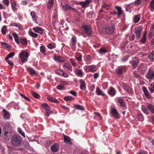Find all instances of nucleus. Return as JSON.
<instances>
[{"label":"nucleus","mask_w":154,"mask_h":154,"mask_svg":"<svg viewBox=\"0 0 154 154\" xmlns=\"http://www.w3.org/2000/svg\"><path fill=\"white\" fill-rule=\"evenodd\" d=\"M116 29L115 25L112 24L102 27L99 31L103 33L111 35L114 33Z\"/></svg>","instance_id":"nucleus-1"},{"label":"nucleus","mask_w":154,"mask_h":154,"mask_svg":"<svg viewBox=\"0 0 154 154\" xmlns=\"http://www.w3.org/2000/svg\"><path fill=\"white\" fill-rule=\"evenodd\" d=\"M22 139L19 135L14 134L11 138V144L15 146H19L20 145Z\"/></svg>","instance_id":"nucleus-2"},{"label":"nucleus","mask_w":154,"mask_h":154,"mask_svg":"<svg viewBox=\"0 0 154 154\" xmlns=\"http://www.w3.org/2000/svg\"><path fill=\"white\" fill-rule=\"evenodd\" d=\"M81 29L84 33L88 36H91L93 33L92 28L90 25L83 24Z\"/></svg>","instance_id":"nucleus-3"},{"label":"nucleus","mask_w":154,"mask_h":154,"mask_svg":"<svg viewBox=\"0 0 154 154\" xmlns=\"http://www.w3.org/2000/svg\"><path fill=\"white\" fill-rule=\"evenodd\" d=\"M142 109L145 114H149V111L154 114V106L152 104H149L146 106L142 105Z\"/></svg>","instance_id":"nucleus-4"},{"label":"nucleus","mask_w":154,"mask_h":154,"mask_svg":"<svg viewBox=\"0 0 154 154\" xmlns=\"http://www.w3.org/2000/svg\"><path fill=\"white\" fill-rule=\"evenodd\" d=\"M11 136V132L8 131V130L6 129L4 130L2 134V138L6 140H9Z\"/></svg>","instance_id":"nucleus-5"},{"label":"nucleus","mask_w":154,"mask_h":154,"mask_svg":"<svg viewBox=\"0 0 154 154\" xmlns=\"http://www.w3.org/2000/svg\"><path fill=\"white\" fill-rule=\"evenodd\" d=\"M20 57L23 63H25L28 60L29 54L27 52L23 51L20 54Z\"/></svg>","instance_id":"nucleus-6"},{"label":"nucleus","mask_w":154,"mask_h":154,"mask_svg":"<svg viewBox=\"0 0 154 154\" xmlns=\"http://www.w3.org/2000/svg\"><path fill=\"white\" fill-rule=\"evenodd\" d=\"M126 71L125 66H118L116 70V72L118 75H122Z\"/></svg>","instance_id":"nucleus-7"},{"label":"nucleus","mask_w":154,"mask_h":154,"mask_svg":"<svg viewBox=\"0 0 154 154\" xmlns=\"http://www.w3.org/2000/svg\"><path fill=\"white\" fill-rule=\"evenodd\" d=\"M42 107L46 111V115L49 116L50 114L53 113L52 111H50L49 106L47 104L44 103L42 105Z\"/></svg>","instance_id":"nucleus-8"},{"label":"nucleus","mask_w":154,"mask_h":154,"mask_svg":"<svg viewBox=\"0 0 154 154\" xmlns=\"http://www.w3.org/2000/svg\"><path fill=\"white\" fill-rule=\"evenodd\" d=\"M85 70L87 72H94L96 71L97 68L96 66L94 65L87 66H85Z\"/></svg>","instance_id":"nucleus-9"},{"label":"nucleus","mask_w":154,"mask_h":154,"mask_svg":"<svg viewBox=\"0 0 154 154\" xmlns=\"http://www.w3.org/2000/svg\"><path fill=\"white\" fill-rule=\"evenodd\" d=\"M91 2V0H86L84 2H79L78 4L81 6L82 8H86Z\"/></svg>","instance_id":"nucleus-10"},{"label":"nucleus","mask_w":154,"mask_h":154,"mask_svg":"<svg viewBox=\"0 0 154 154\" xmlns=\"http://www.w3.org/2000/svg\"><path fill=\"white\" fill-rule=\"evenodd\" d=\"M111 114L114 116L115 118L117 119H119L120 118L119 115L115 108H111Z\"/></svg>","instance_id":"nucleus-11"},{"label":"nucleus","mask_w":154,"mask_h":154,"mask_svg":"<svg viewBox=\"0 0 154 154\" xmlns=\"http://www.w3.org/2000/svg\"><path fill=\"white\" fill-rule=\"evenodd\" d=\"M59 148V144L57 143H55L51 146V150L52 152H56L58 151Z\"/></svg>","instance_id":"nucleus-12"},{"label":"nucleus","mask_w":154,"mask_h":154,"mask_svg":"<svg viewBox=\"0 0 154 154\" xmlns=\"http://www.w3.org/2000/svg\"><path fill=\"white\" fill-rule=\"evenodd\" d=\"M147 66L146 65L143 64L140 65L138 67L139 70L142 74H144L145 72Z\"/></svg>","instance_id":"nucleus-13"},{"label":"nucleus","mask_w":154,"mask_h":154,"mask_svg":"<svg viewBox=\"0 0 154 154\" xmlns=\"http://www.w3.org/2000/svg\"><path fill=\"white\" fill-rule=\"evenodd\" d=\"M142 29L140 27H136L135 29V32L137 38H140L141 34Z\"/></svg>","instance_id":"nucleus-14"},{"label":"nucleus","mask_w":154,"mask_h":154,"mask_svg":"<svg viewBox=\"0 0 154 154\" xmlns=\"http://www.w3.org/2000/svg\"><path fill=\"white\" fill-rule=\"evenodd\" d=\"M146 77L149 79H152L154 78V72L153 70L149 69L146 75Z\"/></svg>","instance_id":"nucleus-15"},{"label":"nucleus","mask_w":154,"mask_h":154,"mask_svg":"<svg viewBox=\"0 0 154 154\" xmlns=\"http://www.w3.org/2000/svg\"><path fill=\"white\" fill-rule=\"evenodd\" d=\"M30 15L32 19L33 22L36 23H38L37 20L38 19V17L36 15L35 12L34 11H32L30 13Z\"/></svg>","instance_id":"nucleus-16"},{"label":"nucleus","mask_w":154,"mask_h":154,"mask_svg":"<svg viewBox=\"0 0 154 154\" xmlns=\"http://www.w3.org/2000/svg\"><path fill=\"white\" fill-rule=\"evenodd\" d=\"M108 94L111 96H114L116 94V91L114 88L110 87L108 90Z\"/></svg>","instance_id":"nucleus-17"},{"label":"nucleus","mask_w":154,"mask_h":154,"mask_svg":"<svg viewBox=\"0 0 154 154\" xmlns=\"http://www.w3.org/2000/svg\"><path fill=\"white\" fill-rule=\"evenodd\" d=\"M122 86L123 88L125 90L131 94L132 93V89L128 85H127L125 83H123Z\"/></svg>","instance_id":"nucleus-18"},{"label":"nucleus","mask_w":154,"mask_h":154,"mask_svg":"<svg viewBox=\"0 0 154 154\" xmlns=\"http://www.w3.org/2000/svg\"><path fill=\"white\" fill-rule=\"evenodd\" d=\"M32 29L34 32L38 33L40 34H42L43 33V29L40 27L37 26L36 27H34Z\"/></svg>","instance_id":"nucleus-19"},{"label":"nucleus","mask_w":154,"mask_h":154,"mask_svg":"<svg viewBox=\"0 0 154 154\" xmlns=\"http://www.w3.org/2000/svg\"><path fill=\"white\" fill-rule=\"evenodd\" d=\"M2 111L4 114V118L6 119H9L10 117V115L8 112L5 109H3Z\"/></svg>","instance_id":"nucleus-20"},{"label":"nucleus","mask_w":154,"mask_h":154,"mask_svg":"<svg viewBox=\"0 0 154 154\" xmlns=\"http://www.w3.org/2000/svg\"><path fill=\"white\" fill-rule=\"evenodd\" d=\"M80 82V88L83 90H85L86 89V85L85 82L82 79L79 80Z\"/></svg>","instance_id":"nucleus-21"},{"label":"nucleus","mask_w":154,"mask_h":154,"mask_svg":"<svg viewBox=\"0 0 154 154\" xmlns=\"http://www.w3.org/2000/svg\"><path fill=\"white\" fill-rule=\"evenodd\" d=\"M77 40L75 38L73 37L71 39V45H72L73 47L72 49L74 50V48L75 47V45L76 44Z\"/></svg>","instance_id":"nucleus-22"},{"label":"nucleus","mask_w":154,"mask_h":154,"mask_svg":"<svg viewBox=\"0 0 154 154\" xmlns=\"http://www.w3.org/2000/svg\"><path fill=\"white\" fill-rule=\"evenodd\" d=\"M115 8L117 10V15L119 18L120 17L121 14H122L123 11L122 10L121 8L118 6H116L115 7Z\"/></svg>","instance_id":"nucleus-23"},{"label":"nucleus","mask_w":154,"mask_h":154,"mask_svg":"<svg viewBox=\"0 0 154 154\" xmlns=\"http://www.w3.org/2000/svg\"><path fill=\"white\" fill-rule=\"evenodd\" d=\"M75 72L78 76L80 77H82L84 74L81 69H76Z\"/></svg>","instance_id":"nucleus-24"},{"label":"nucleus","mask_w":154,"mask_h":154,"mask_svg":"<svg viewBox=\"0 0 154 154\" xmlns=\"http://www.w3.org/2000/svg\"><path fill=\"white\" fill-rule=\"evenodd\" d=\"M138 60L135 58V60L133 58V60L131 62L132 65L133 69H135L136 68L138 64Z\"/></svg>","instance_id":"nucleus-25"},{"label":"nucleus","mask_w":154,"mask_h":154,"mask_svg":"<svg viewBox=\"0 0 154 154\" xmlns=\"http://www.w3.org/2000/svg\"><path fill=\"white\" fill-rule=\"evenodd\" d=\"M63 136L65 142L67 143H69L70 144L72 143V142L71 141V139L69 137L64 135H63Z\"/></svg>","instance_id":"nucleus-26"},{"label":"nucleus","mask_w":154,"mask_h":154,"mask_svg":"<svg viewBox=\"0 0 154 154\" xmlns=\"http://www.w3.org/2000/svg\"><path fill=\"white\" fill-rule=\"evenodd\" d=\"M47 99L48 100L51 101V102H54L56 103H59V102L58 101L55 99H54L52 97L48 96V97H47Z\"/></svg>","instance_id":"nucleus-27"},{"label":"nucleus","mask_w":154,"mask_h":154,"mask_svg":"<svg viewBox=\"0 0 154 154\" xmlns=\"http://www.w3.org/2000/svg\"><path fill=\"white\" fill-rule=\"evenodd\" d=\"M63 66L66 69H67L71 72L72 71V67L71 65L68 63H65Z\"/></svg>","instance_id":"nucleus-28"},{"label":"nucleus","mask_w":154,"mask_h":154,"mask_svg":"<svg viewBox=\"0 0 154 154\" xmlns=\"http://www.w3.org/2000/svg\"><path fill=\"white\" fill-rule=\"evenodd\" d=\"M96 92L98 95H102L103 96L105 95V93L103 92L98 87L97 88Z\"/></svg>","instance_id":"nucleus-29"},{"label":"nucleus","mask_w":154,"mask_h":154,"mask_svg":"<svg viewBox=\"0 0 154 154\" xmlns=\"http://www.w3.org/2000/svg\"><path fill=\"white\" fill-rule=\"evenodd\" d=\"M140 19V15L138 14L134 16V19L133 20L134 22L136 23L138 22Z\"/></svg>","instance_id":"nucleus-30"},{"label":"nucleus","mask_w":154,"mask_h":154,"mask_svg":"<svg viewBox=\"0 0 154 154\" xmlns=\"http://www.w3.org/2000/svg\"><path fill=\"white\" fill-rule=\"evenodd\" d=\"M148 57L151 61L154 62V50L149 55Z\"/></svg>","instance_id":"nucleus-31"},{"label":"nucleus","mask_w":154,"mask_h":154,"mask_svg":"<svg viewBox=\"0 0 154 154\" xmlns=\"http://www.w3.org/2000/svg\"><path fill=\"white\" fill-rule=\"evenodd\" d=\"M149 7L152 12L154 11V0H152L151 2L149 5Z\"/></svg>","instance_id":"nucleus-32"},{"label":"nucleus","mask_w":154,"mask_h":154,"mask_svg":"<svg viewBox=\"0 0 154 154\" xmlns=\"http://www.w3.org/2000/svg\"><path fill=\"white\" fill-rule=\"evenodd\" d=\"M85 61L91 62L92 60V58L89 55H85Z\"/></svg>","instance_id":"nucleus-33"},{"label":"nucleus","mask_w":154,"mask_h":154,"mask_svg":"<svg viewBox=\"0 0 154 154\" xmlns=\"http://www.w3.org/2000/svg\"><path fill=\"white\" fill-rule=\"evenodd\" d=\"M54 0H48L47 4L48 8L50 9L54 4Z\"/></svg>","instance_id":"nucleus-34"},{"label":"nucleus","mask_w":154,"mask_h":154,"mask_svg":"<svg viewBox=\"0 0 154 154\" xmlns=\"http://www.w3.org/2000/svg\"><path fill=\"white\" fill-rule=\"evenodd\" d=\"M2 46L4 49H9L11 48V46L7 43L3 42L2 44Z\"/></svg>","instance_id":"nucleus-35"},{"label":"nucleus","mask_w":154,"mask_h":154,"mask_svg":"<svg viewBox=\"0 0 154 154\" xmlns=\"http://www.w3.org/2000/svg\"><path fill=\"white\" fill-rule=\"evenodd\" d=\"M20 42L23 45L26 46L27 45V41L26 39H20Z\"/></svg>","instance_id":"nucleus-36"},{"label":"nucleus","mask_w":154,"mask_h":154,"mask_svg":"<svg viewBox=\"0 0 154 154\" xmlns=\"http://www.w3.org/2000/svg\"><path fill=\"white\" fill-rule=\"evenodd\" d=\"M146 33L145 32L144 33L142 39L140 40V42L142 44H143L145 43L146 40Z\"/></svg>","instance_id":"nucleus-37"},{"label":"nucleus","mask_w":154,"mask_h":154,"mask_svg":"<svg viewBox=\"0 0 154 154\" xmlns=\"http://www.w3.org/2000/svg\"><path fill=\"white\" fill-rule=\"evenodd\" d=\"M118 101L120 105L122 107H124L125 105V103L124 101L122 99L119 98L118 100Z\"/></svg>","instance_id":"nucleus-38"},{"label":"nucleus","mask_w":154,"mask_h":154,"mask_svg":"<svg viewBox=\"0 0 154 154\" xmlns=\"http://www.w3.org/2000/svg\"><path fill=\"white\" fill-rule=\"evenodd\" d=\"M54 59H55L56 60H57L59 62H64V60L62 59L61 57H57L56 56H54Z\"/></svg>","instance_id":"nucleus-39"},{"label":"nucleus","mask_w":154,"mask_h":154,"mask_svg":"<svg viewBox=\"0 0 154 154\" xmlns=\"http://www.w3.org/2000/svg\"><path fill=\"white\" fill-rule=\"evenodd\" d=\"M29 33L30 36L34 38H36L38 35L37 34L34 33L32 31H29Z\"/></svg>","instance_id":"nucleus-40"},{"label":"nucleus","mask_w":154,"mask_h":154,"mask_svg":"<svg viewBox=\"0 0 154 154\" xmlns=\"http://www.w3.org/2000/svg\"><path fill=\"white\" fill-rule=\"evenodd\" d=\"M40 52L44 54H45V48L44 46H41L40 47Z\"/></svg>","instance_id":"nucleus-41"},{"label":"nucleus","mask_w":154,"mask_h":154,"mask_svg":"<svg viewBox=\"0 0 154 154\" xmlns=\"http://www.w3.org/2000/svg\"><path fill=\"white\" fill-rule=\"evenodd\" d=\"M74 107L77 109L81 110H84V108L82 106L78 105V104H74Z\"/></svg>","instance_id":"nucleus-42"},{"label":"nucleus","mask_w":154,"mask_h":154,"mask_svg":"<svg viewBox=\"0 0 154 154\" xmlns=\"http://www.w3.org/2000/svg\"><path fill=\"white\" fill-rule=\"evenodd\" d=\"M154 35V31L153 30H150L148 34L149 37V38H151Z\"/></svg>","instance_id":"nucleus-43"},{"label":"nucleus","mask_w":154,"mask_h":154,"mask_svg":"<svg viewBox=\"0 0 154 154\" xmlns=\"http://www.w3.org/2000/svg\"><path fill=\"white\" fill-rule=\"evenodd\" d=\"M28 70L30 74L31 75H35L36 73L35 71V70L31 68H28Z\"/></svg>","instance_id":"nucleus-44"},{"label":"nucleus","mask_w":154,"mask_h":154,"mask_svg":"<svg viewBox=\"0 0 154 154\" xmlns=\"http://www.w3.org/2000/svg\"><path fill=\"white\" fill-rule=\"evenodd\" d=\"M99 52L100 54H103L107 52V51L105 49L102 48L100 49Z\"/></svg>","instance_id":"nucleus-45"},{"label":"nucleus","mask_w":154,"mask_h":154,"mask_svg":"<svg viewBox=\"0 0 154 154\" xmlns=\"http://www.w3.org/2000/svg\"><path fill=\"white\" fill-rule=\"evenodd\" d=\"M63 70L60 69H58L55 70V72L56 74L60 75H62Z\"/></svg>","instance_id":"nucleus-46"},{"label":"nucleus","mask_w":154,"mask_h":154,"mask_svg":"<svg viewBox=\"0 0 154 154\" xmlns=\"http://www.w3.org/2000/svg\"><path fill=\"white\" fill-rule=\"evenodd\" d=\"M2 32L3 35H5L7 32V28L5 26H4L2 29Z\"/></svg>","instance_id":"nucleus-47"},{"label":"nucleus","mask_w":154,"mask_h":154,"mask_svg":"<svg viewBox=\"0 0 154 154\" xmlns=\"http://www.w3.org/2000/svg\"><path fill=\"white\" fill-rule=\"evenodd\" d=\"M15 55V53L13 52L9 53L7 57L5 58L6 59H8L9 58L12 57Z\"/></svg>","instance_id":"nucleus-48"},{"label":"nucleus","mask_w":154,"mask_h":154,"mask_svg":"<svg viewBox=\"0 0 154 154\" xmlns=\"http://www.w3.org/2000/svg\"><path fill=\"white\" fill-rule=\"evenodd\" d=\"M18 132L22 136L25 137V134L24 132L22 131L21 128H19L17 129Z\"/></svg>","instance_id":"nucleus-49"},{"label":"nucleus","mask_w":154,"mask_h":154,"mask_svg":"<svg viewBox=\"0 0 154 154\" xmlns=\"http://www.w3.org/2000/svg\"><path fill=\"white\" fill-rule=\"evenodd\" d=\"M32 95L34 97L37 99L38 98L40 97V96L38 94L34 92H32Z\"/></svg>","instance_id":"nucleus-50"},{"label":"nucleus","mask_w":154,"mask_h":154,"mask_svg":"<svg viewBox=\"0 0 154 154\" xmlns=\"http://www.w3.org/2000/svg\"><path fill=\"white\" fill-rule=\"evenodd\" d=\"M75 58L79 61H81L82 60V55H81L76 56Z\"/></svg>","instance_id":"nucleus-51"},{"label":"nucleus","mask_w":154,"mask_h":154,"mask_svg":"<svg viewBox=\"0 0 154 154\" xmlns=\"http://www.w3.org/2000/svg\"><path fill=\"white\" fill-rule=\"evenodd\" d=\"M72 98V97L70 96H66L64 98V100L66 101H70L71 100V99Z\"/></svg>","instance_id":"nucleus-52"},{"label":"nucleus","mask_w":154,"mask_h":154,"mask_svg":"<svg viewBox=\"0 0 154 154\" xmlns=\"http://www.w3.org/2000/svg\"><path fill=\"white\" fill-rule=\"evenodd\" d=\"M137 118L140 120L142 121L143 120V117L142 114H140L137 116Z\"/></svg>","instance_id":"nucleus-53"},{"label":"nucleus","mask_w":154,"mask_h":154,"mask_svg":"<svg viewBox=\"0 0 154 154\" xmlns=\"http://www.w3.org/2000/svg\"><path fill=\"white\" fill-rule=\"evenodd\" d=\"M143 89L145 95L149 93L146 87L144 86L143 87Z\"/></svg>","instance_id":"nucleus-54"},{"label":"nucleus","mask_w":154,"mask_h":154,"mask_svg":"<svg viewBox=\"0 0 154 154\" xmlns=\"http://www.w3.org/2000/svg\"><path fill=\"white\" fill-rule=\"evenodd\" d=\"M149 89L152 93L154 91V85L151 84L150 87H149Z\"/></svg>","instance_id":"nucleus-55"},{"label":"nucleus","mask_w":154,"mask_h":154,"mask_svg":"<svg viewBox=\"0 0 154 154\" xmlns=\"http://www.w3.org/2000/svg\"><path fill=\"white\" fill-rule=\"evenodd\" d=\"M64 88V86L63 85L60 84V85L57 86L56 87V88L57 90H61Z\"/></svg>","instance_id":"nucleus-56"},{"label":"nucleus","mask_w":154,"mask_h":154,"mask_svg":"<svg viewBox=\"0 0 154 154\" xmlns=\"http://www.w3.org/2000/svg\"><path fill=\"white\" fill-rule=\"evenodd\" d=\"M48 48L50 49H52L54 48V46L53 44H50L48 45Z\"/></svg>","instance_id":"nucleus-57"},{"label":"nucleus","mask_w":154,"mask_h":154,"mask_svg":"<svg viewBox=\"0 0 154 154\" xmlns=\"http://www.w3.org/2000/svg\"><path fill=\"white\" fill-rule=\"evenodd\" d=\"M142 0H137L134 2V4L137 6L140 5L142 2Z\"/></svg>","instance_id":"nucleus-58"},{"label":"nucleus","mask_w":154,"mask_h":154,"mask_svg":"<svg viewBox=\"0 0 154 154\" xmlns=\"http://www.w3.org/2000/svg\"><path fill=\"white\" fill-rule=\"evenodd\" d=\"M135 38V36L134 35H131L129 36V39L130 41L133 40Z\"/></svg>","instance_id":"nucleus-59"},{"label":"nucleus","mask_w":154,"mask_h":154,"mask_svg":"<svg viewBox=\"0 0 154 154\" xmlns=\"http://www.w3.org/2000/svg\"><path fill=\"white\" fill-rule=\"evenodd\" d=\"M5 60H6L9 64L11 66H14V63L13 62L11 61H10L9 60H8V59H5Z\"/></svg>","instance_id":"nucleus-60"},{"label":"nucleus","mask_w":154,"mask_h":154,"mask_svg":"<svg viewBox=\"0 0 154 154\" xmlns=\"http://www.w3.org/2000/svg\"><path fill=\"white\" fill-rule=\"evenodd\" d=\"M69 61L70 62L71 64L74 67H75L77 64L76 63H75L74 61L72 60V59H70L69 60Z\"/></svg>","instance_id":"nucleus-61"},{"label":"nucleus","mask_w":154,"mask_h":154,"mask_svg":"<svg viewBox=\"0 0 154 154\" xmlns=\"http://www.w3.org/2000/svg\"><path fill=\"white\" fill-rule=\"evenodd\" d=\"M20 95L23 98L25 99L26 100L28 101H30V100L27 97H26L25 95H23V94H20Z\"/></svg>","instance_id":"nucleus-62"},{"label":"nucleus","mask_w":154,"mask_h":154,"mask_svg":"<svg viewBox=\"0 0 154 154\" xmlns=\"http://www.w3.org/2000/svg\"><path fill=\"white\" fill-rule=\"evenodd\" d=\"M61 76L65 77H67L68 76V75L66 72L63 70Z\"/></svg>","instance_id":"nucleus-63"},{"label":"nucleus","mask_w":154,"mask_h":154,"mask_svg":"<svg viewBox=\"0 0 154 154\" xmlns=\"http://www.w3.org/2000/svg\"><path fill=\"white\" fill-rule=\"evenodd\" d=\"M2 3L7 6H8L9 5V1L8 0H3L2 1Z\"/></svg>","instance_id":"nucleus-64"}]
</instances>
